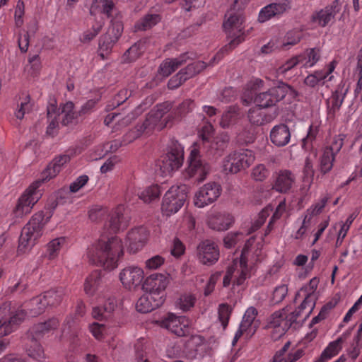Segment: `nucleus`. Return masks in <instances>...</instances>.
<instances>
[{
    "label": "nucleus",
    "instance_id": "f257e3e1",
    "mask_svg": "<svg viewBox=\"0 0 362 362\" xmlns=\"http://www.w3.org/2000/svg\"><path fill=\"white\" fill-rule=\"evenodd\" d=\"M214 129L211 122L205 123L199 132L200 141L195 143L191 150L188 161L189 165L183 173L185 179H193L194 182L203 181L210 171L209 165L204 162L200 156V151L209 157L221 156L227 147L226 136H214Z\"/></svg>",
    "mask_w": 362,
    "mask_h": 362
},
{
    "label": "nucleus",
    "instance_id": "f03ea898",
    "mask_svg": "<svg viewBox=\"0 0 362 362\" xmlns=\"http://www.w3.org/2000/svg\"><path fill=\"white\" fill-rule=\"evenodd\" d=\"M81 152L82 148L79 146H76L67 150L64 154L54 158L42 173L40 178L31 184L18 199V203L13 209L15 216L20 217L30 213L33 206L41 197L42 194L38 189L40 185L54 177L60 172L64 164L69 162L71 158L79 155Z\"/></svg>",
    "mask_w": 362,
    "mask_h": 362
},
{
    "label": "nucleus",
    "instance_id": "7ed1b4c3",
    "mask_svg": "<svg viewBox=\"0 0 362 362\" xmlns=\"http://www.w3.org/2000/svg\"><path fill=\"white\" fill-rule=\"evenodd\" d=\"M123 254L122 242L116 235L102 236L87 250V257L90 264L107 270H112L118 266L119 259Z\"/></svg>",
    "mask_w": 362,
    "mask_h": 362
},
{
    "label": "nucleus",
    "instance_id": "20e7f679",
    "mask_svg": "<svg viewBox=\"0 0 362 362\" xmlns=\"http://www.w3.org/2000/svg\"><path fill=\"white\" fill-rule=\"evenodd\" d=\"M42 304L35 303L34 298L28 303V315L35 317L43 312H39ZM27 313L21 307L13 306L11 302H4L0 305V338L14 332L24 320Z\"/></svg>",
    "mask_w": 362,
    "mask_h": 362
},
{
    "label": "nucleus",
    "instance_id": "39448f33",
    "mask_svg": "<svg viewBox=\"0 0 362 362\" xmlns=\"http://www.w3.org/2000/svg\"><path fill=\"white\" fill-rule=\"evenodd\" d=\"M299 298H303V300L293 312L286 315L283 310L275 312L272 315L269 321V327L274 328L280 336L284 334L299 318L307 317L315 307V296H301Z\"/></svg>",
    "mask_w": 362,
    "mask_h": 362
},
{
    "label": "nucleus",
    "instance_id": "423d86ee",
    "mask_svg": "<svg viewBox=\"0 0 362 362\" xmlns=\"http://www.w3.org/2000/svg\"><path fill=\"white\" fill-rule=\"evenodd\" d=\"M170 107L167 103L157 105L147 115L145 121L141 124L137 125L135 129L128 132L124 139V142H132L143 133L148 134L153 129L157 130L163 129L168 124L167 119L169 115L165 117V114L168 112Z\"/></svg>",
    "mask_w": 362,
    "mask_h": 362
},
{
    "label": "nucleus",
    "instance_id": "0eeeda50",
    "mask_svg": "<svg viewBox=\"0 0 362 362\" xmlns=\"http://www.w3.org/2000/svg\"><path fill=\"white\" fill-rule=\"evenodd\" d=\"M247 0H235L233 7L226 14L223 24L227 37L233 44H240L245 38V17L243 8Z\"/></svg>",
    "mask_w": 362,
    "mask_h": 362
},
{
    "label": "nucleus",
    "instance_id": "6e6552de",
    "mask_svg": "<svg viewBox=\"0 0 362 362\" xmlns=\"http://www.w3.org/2000/svg\"><path fill=\"white\" fill-rule=\"evenodd\" d=\"M250 240L247 241L242 251V254L239 259L233 260L226 269V274L223 279V286L228 288L232 285L234 288L235 286H245L247 279L252 276V267L247 264V254Z\"/></svg>",
    "mask_w": 362,
    "mask_h": 362
},
{
    "label": "nucleus",
    "instance_id": "1a4fd4ad",
    "mask_svg": "<svg viewBox=\"0 0 362 362\" xmlns=\"http://www.w3.org/2000/svg\"><path fill=\"white\" fill-rule=\"evenodd\" d=\"M52 216L51 211H40L34 214L23 228L19 238V249L23 250L35 245L42 235L45 225Z\"/></svg>",
    "mask_w": 362,
    "mask_h": 362
},
{
    "label": "nucleus",
    "instance_id": "9d476101",
    "mask_svg": "<svg viewBox=\"0 0 362 362\" xmlns=\"http://www.w3.org/2000/svg\"><path fill=\"white\" fill-rule=\"evenodd\" d=\"M52 216L51 211H40L34 214L23 228L19 238V249L23 250L35 245L42 235L45 225Z\"/></svg>",
    "mask_w": 362,
    "mask_h": 362
},
{
    "label": "nucleus",
    "instance_id": "9b49d317",
    "mask_svg": "<svg viewBox=\"0 0 362 362\" xmlns=\"http://www.w3.org/2000/svg\"><path fill=\"white\" fill-rule=\"evenodd\" d=\"M188 193L186 184L173 185L165 194L161 210L164 215L171 216L177 213L184 205Z\"/></svg>",
    "mask_w": 362,
    "mask_h": 362
},
{
    "label": "nucleus",
    "instance_id": "f8f14e48",
    "mask_svg": "<svg viewBox=\"0 0 362 362\" xmlns=\"http://www.w3.org/2000/svg\"><path fill=\"white\" fill-rule=\"evenodd\" d=\"M320 59V51L315 47L308 49L303 54L296 56L286 62L279 66L276 71V76H281L285 78H290L289 72L298 64H301L305 68L313 66Z\"/></svg>",
    "mask_w": 362,
    "mask_h": 362
},
{
    "label": "nucleus",
    "instance_id": "ddd939ff",
    "mask_svg": "<svg viewBox=\"0 0 362 362\" xmlns=\"http://www.w3.org/2000/svg\"><path fill=\"white\" fill-rule=\"evenodd\" d=\"M255 159V154L251 150L241 149L233 151L224 158L223 170L226 174L238 173L249 168L254 163Z\"/></svg>",
    "mask_w": 362,
    "mask_h": 362
},
{
    "label": "nucleus",
    "instance_id": "4468645a",
    "mask_svg": "<svg viewBox=\"0 0 362 362\" xmlns=\"http://www.w3.org/2000/svg\"><path fill=\"white\" fill-rule=\"evenodd\" d=\"M184 160V148L177 141L173 140L168 152L159 161L158 165L164 175L170 174L180 168Z\"/></svg>",
    "mask_w": 362,
    "mask_h": 362
},
{
    "label": "nucleus",
    "instance_id": "2eb2a0df",
    "mask_svg": "<svg viewBox=\"0 0 362 362\" xmlns=\"http://www.w3.org/2000/svg\"><path fill=\"white\" fill-rule=\"evenodd\" d=\"M83 288L86 295L95 299L107 298L110 296L107 294L108 288L105 276L99 269L88 274L85 279Z\"/></svg>",
    "mask_w": 362,
    "mask_h": 362
},
{
    "label": "nucleus",
    "instance_id": "dca6fc26",
    "mask_svg": "<svg viewBox=\"0 0 362 362\" xmlns=\"http://www.w3.org/2000/svg\"><path fill=\"white\" fill-rule=\"evenodd\" d=\"M257 310L254 307H250L246 310L233 339V346L242 336L245 335L249 339L255 334L260 325L259 321L257 320Z\"/></svg>",
    "mask_w": 362,
    "mask_h": 362
},
{
    "label": "nucleus",
    "instance_id": "f3484780",
    "mask_svg": "<svg viewBox=\"0 0 362 362\" xmlns=\"http://www.w3.org/2000/svg\"><path fill=\"white\" fill-rule=\"evenodd\" d=\"M290 87L285 83L269 88L255 95L253 102L259 107L266 108L275 105L286 95Z\"/></svg>",
    "mask_w": 362,
    "mask_h": 362
},
{
    "label": "nucleus",
    "instance_id": "a211bd4d",
    "mask_svg": "<svg viewBox=\"0 0 362 362\" xmlns=\"http://www.w3.org/2000/svg\"><path fill=\"white\" fill-rule=\"evenodd\" d=\"M221 192L222 187L220 184L215 182H208L195 194L194 205L202 208L212 204L219 197Z\"/></svg>",
    "mask_w": 362,
    "mask_h": 362
},
{
    "label": "nucleus",
    "instance_id": "6ab92c4d",
    "mask_svg": "<svg viewBox=\"0 0 362 362\" xmlns=\"http://www.w3.org/2000/svg\"><path fill=\"white\" fill-rule=\"evenodd\" d=\"M206 67V63L197 61L189 64L185 69H181L173 76L168 83L169 89H175L187 79L193 77Z\"/></svg>",
    "mask_w": 362,
    "mask_h": 362
},
{
    "label": "nucleus",
    "instance_id": "aec40b11",
    "mask_svg": "<svg viewBox=\"0 0 362 362\" xmlns=\"http://www.w3.org/2000/svg\"><path fill=\"white\" fill-rule=\"evenodd\" d=\"M168 284V274L155 273L144 280L143 289L155 296L165 298V290Z\"/></svg>",
    "mask_w": 362,
    "mask_h": 362
},
{
    "label": "nucleus",
    "instance_id": "412c9836",
    "mask_svg": "<svg viewBox=\"0 0 362 362\" xmlns=\"http://www.w3.org/2000/svg\"><path fill=\"white\" fill-rule=\"evenodd\" d=\"M144 277V270L137 266H128L119 274V281L124 288L132 291L139 287Z\"/></svg>",
    "mask_w": 362,
    "mask_h": 362
},
{
    "label": "nucleus",
    "instance_id": "4be33fe9",
    "mask_svg": "<svg viewBox=\"0 0 362 362\" xmlns=\"http://www.w3.org/2000/svg\"><path fill=\"white\" fill-rule=\"evenodd\" d=\"M160 325L175 334L182 337L189 332V321L185 316H177L173 313H168L160 322Z\"/></svg>",
    "mask_w": 362,
    "mask_h": 362
},
{
    "label": "nucleus",
    "instance_id": "5701e85b",
    "mask_svg": "<svg viewBox=\"0 0 362 362\" xmlns=\"http://www.w3.org/2000/svg\"><path fill=\"white\" fill-rule=\"evenodd\" d=\"M149 231L144 226L132 229L127 235L126 244L130 252L136 253L141 250L147 243Z\"/></svg>",
    "mask_w": 362,
    "mask_h": 362
},
{
    "label": "nucleus",
    "instance_id": "b1692460",
    "mask_svg": "<svg viewBox=\"0 0 362 362\" xmlns=\"http://www.w3.org/2000/svg\"><path fill=\"white\" fill-rule=\"evenodd\" d=\"M353 329L354 327L347 329L337 339L329 342L320 356L314 362H327L337 356L342 349L343 344L350 337Z\"/></svg>",
    "mask_w": 362,
    "mask_h": 362
},
{
    "label": "nucleus",
    "instance_id": "393cba45",
    "mask_svg": "<svg viewBox=\"0 0 362 362\" xmlns=\"http://www.w3.org/2000/svg\"><path fill=\"white\" fill-rule=\"evenodd\" d=\"M66 295V291L63 287L51 289L42 294L34 298L35 303H41L42 307L39 312H44L47 307H55L59 305Z\"/></svg>",
    "mask_w": 362,
    "mask_h": 362
},
{
    "label": "nucleus",
    "instance_id": "a878e982",
    "mask_svg": "<svg viewBox=\"0 0 362 362\" xmlns=\"http://www.w3.org/2000/svg\"><path fill=\"white\" fill-rule=\"evenodd\" d=\"M197 257L202 264L213 265L219 258L218 247L214 242L209 240H204L197 247Z\"/></svg>",
    "mask_w": 362,
    "mask_h": 362
},
{
    "label": "nucleus",
    "instance_id": "bb28decb",
    "mask_svg": "<svg viewBox=\"0 0 362 362\" xmlns=\"http://www.w3.org/2000/svg\"><path fill=\"white\" fill-rule=\"evenodd\" d=\"M59 320L57 317H52L44 322L34 325L28 332V338L30 340H40L52 332L57 329Z\"/></svg>",
    "mask_w": 362,
    "mask_h": 362
},
{
    "label": "nucleus",
    "instance_id": "cd10ccee",
    "mask_svg": "<svg viewBox=\"0 0 362 362\" xmlns=\"http://www.w3.org/2000/svg\"><path fill=\"white\" fill-rule=\"evenodd\" d=\"M291 4L288 0H276L263 7L259 12L258 21L264 23L273 17L280 16L289 9Z\"/></svg>",
    "mask_w": 362,
    "mask_h": 362
},
{
    "label": "nucleus",
    "instance_id": "c85d7f7f",
    "mask_svg": "<svg viewBox=\"0 0 362 362\" xmlns=\"http://www.w3.org/2000/svg\"><path fill=\"white\" fill-rule=\"evenodd\" d=\"M337 62L333 60L323 70L315 71L313 74H309L304 80V83L311 88H315L325 84V80L331 81L333 76L330 74L336 68Z\"/></svg>",
    "mask_w": 362,
    "mask_h": 362
},
{
    "label": "nucleus",
    "instance_id": "c756f323",
    "mask_svg": "<svg viewBox=\"0 0 362 362\" xmlns=\"http://www.w3.org/2000/svg\"><path fill=\"white\" fill-rule=\"evenodd\" d=\"M233 222V216L226 212H213L207 218L209 228L218 231L228 230Z\"/></svg>",
    "mask_w": 362,
    "mask_h": 362
},
{
    "label": "nucleus",
    "instance_id": "7c9ffc66",
    "mask_svg": "<svg viewBox=\"0 0 362 362\" xmlns=\"http://www.w3.org/2000/svg\"><path fill=\"white\" fill-rule=\"evenodd\" d=\"M164 301L165 298L161 296H155L146 292L138 299L136 308L138 312L146 313L159 308Z\"/></svg>",
    "mask_w": 362,
    "mask_h": 362
},
{
    "label": "nucleus",
    "instance_id": "2f4dec72",
    "mask_svg": "<svg viewBox=\"0 0 362 362\" xmlns=\"http://www.w3.org/2000/svg\"><path fill=\"white\" fill-rule=\"evenodd\" d=\"M124 205L117 206L112 211L108 223L110 233H116L127 227L129 219L124 216Z\"/></svg>",
    "mask_w": 362,
    "mask_h": 362
},
{
    "label": "nucleus",
    "instance_id": "473e14b6",
    "mask_svg": "<svg viewBox=\"0 0 362 362\" xmlns=\"http://www.w3.org/2000/svg\"><path fill=\"white\" fill-rule=\"evenodd\" d=\"M296 176L288 170H280L275 179L273 189L281 193L288 192L295 183Z\"/></svg>",
    "mask_w": 362,
    "mask_h": 362
},
{
    "label": "nucleus",
    "instance_id": "72a5a7b5",
    "mask_svg": "<svg viewBox=\"0 0 362 362\" xmlns=\"http://www.w3.org/2000/svg\"><path fill=\"white\" fill-rule=\"evenodd\" d=\"M117 300L115 297L109 296L105 298L103 306H95L92 310V317L98 320H107L110 318L117 307Z\"/></svg>",
    "mask_w": 362,
    "mask_h": 362
},
{
    "label": "nucleus",
    "instance_id": "f704fd0d",
    "mask_svg": "<svg viewBox=\"0 0 362 362\" xmlns=\"http://www.w3.org/2000/svg\"><path fill=\"white\" fill-rule=\"evenodd\" d=\"M270 140L277 146H284L287 145L291 139V132L284 124L274 126L270 132Z\"/></svg>",
    "mask_w": 362,
    "mask_h": 362
},
{
    "label": "nucleus",
    "instance_id": "c9c22d12",
    "mask_svg": "<svg viewBox=\"0 0 362 362\" xmlns=\"http://www.w3.org/2000/svg\"><path fill=\"white\" fill-rule=\"evenodd\" d=\"M339 1H335L330 7H326L321 11L315 13L312 17V21L316 25L325 26L334 16L338 8Z\"/></svg>",
    "mask_w": 362,
    "mask_h": 362
},
{
    "label": "nucleus",
    "instance_id": "e433bc0d",
    "mask_svg": "<svg viewBox=\"0 0 362 362\" xmlns=\"http://www.w3.org/2000/svg\"><path fill=\"white\" fill-rule=\"evenodd\" d=\"M192 56V54L189 56V53L185 52L177 58L168 59L160 64L159 68L160 74L163 76H168L178 69L179 66L186 63L187 59H191Z\"/></svg>",
    "mask_w": 362,
    "mask_h": 362
},
{
    "label": "nucleus",
    "instance_id": "4c0bfd02",
    "mask_svg": "<svg viewBox=\"0 0 362 362\" xmlns=\"http://www.w3.org/2000/svg\"><path fill=\"white\" fill-rule=\"evenodd\" d=\"M290 345L289 341L286 342L280 350L276 352L271 362H296L304 355V351L301 349L288 353Z\"/></svg>",
    "mask_w": 362,
    "mask_h": 362
},
{
    "label": "nucleus",
    "instance_id": "58836bf2",
    "mask_svg": "<svg viewBox=\"0 0 362 362\" xmlns=\"http://www.w3.org/2000/svg\"><path fill=\"white\" fill-rule=\"evenodd\" d=\"M247 117L251 124L261 126L272 122L276 117V115L268 113L263 107L257 105L250 109Z\"/></svg>",
    "mask_w": 362,
    "mask_h": 362
},
{
    "label": "nucleus",
    "instance_id": "ea45409f",
    "mask_svg": "<svg viewBox=\"0 0 362 362\" xmlns=\"http://www.w3.org/2000/svg\"><path fill=\"white\" fill-rule=\"evenodd\" d=\"M74 105L71 101L61 104L57 108V115L62 120L63 125L66 126L73 123L80 117L78 112L74 111Z\"/></svg>",
    "mask_w": 362,
    "mask_h": 362
},
{
    "label": "nucleus",
    "instance_id": "a19ab883",
    "mask_svg": "<svg viewBox=\"0 0 362 362\" xmlns=\"http://www.w3.org/2000/svg\"><path fill=\"white\" fill-rule=\"evenodd\" d=\"M33 108V103H31L30 97L28 94H22L19 98V101L17 103V107L14 111L15 117L20 120H22L25 114L29 113Z\"/></svg>",
    "mask_w": 362,
    "mask_h": 362
},
{
    "label": "nucleus",
    "instance_id": "79ce46f5",
    "mask_svg": "<svg viewBox=\"0 0 362 362\" xmlns=\"http://www.w3.org/2000/svg\"><path fill=\"white\" fill-rule=\"evenodd\" d=\"M264 81L259 78H255L250 81L247 84V88L243 93L242 100L243 103L245 105H250L255 97L257 95L255 91L262 87Z\"/></svg>",
    "mask_w": 362,
    "mask_h": 362
},
{
    "label": "nucleus",
    "instance_id": "37998d69",
    "mask_svg": "<svg viewBox=\"0 0 362 362\" xmlns=\"http://www.w3.org/2000/svg\"><path fill=\"white\" fill-rule=\"evenodd\" d=\"M160 17L158 14H147L139 20L135 25L136 31H145L151 29L160 21Z\"/></svg>",
    "mask_w": 362,
    "mask_h": 362
},
{
    "label": "nucleus",
    "instance_id": "c03bdc74",
    "mask_svg": "<svg viewBox=\"0 0 362 362\" xmlns=\"http://www.w3.org/2000/svg\"><path fill=\"white\" fill-rule=\"evenodd\" d=\"M66 244V238L65 237H59L53 239L47 245L46 257L49 259H55Z\"/></svg>",
    "mask_w": 362,
    "mask_h": 362
},
{
    "label": "nucleus",
    "instance_id": "a18cd8bd",
    "mask_svg": "<svg viewBox=\"0 0 362 362\" xmlns=\"http://www.w3.org/2000/svg\"><path fill=\"white\" fill-rule=\"evenodd\" d=\"M162 193L160 187L158 185H153L146 187L140 193L139 197L145 203H151L160 198Z\"/></svg>",
    "mask_w": 362,
    "mask_h": 362
},
{
    "label": "nucleus",
    "instance_id": "49530a36",
    "mask_svg": "<svg viewBox=\"0 0 362 362\" xmlns=\"http://www.w3.org/2000/svg\"><path fill=\"white\" fill-rule=\"evenodd\" d=\"M121 144L117 141H114L111 144H106L103 146H96L90 155V159L92 160H97L98 159L102 158L109 151H115Z\"/></svg>",
    "mask_w": 362,
    "mask_h": 362
},
{
    "label": "nucleus",
    "instance_id": "de8ad7c7",
    "mask_svg": "<svg viewBox=\"0 0 362 362\" xmlns=\"http://www.w3.org/2000/svg\"><path fill=\"white\" fill-rule=\"evenodd\" d=\"M47 117L49 121L47 128V134L54 136L55 130L59 126V120L60 119L57 115V107L55 104H49L47 106Z\"/></svg>",
    "mask_w": 362,
    "mask_h": 362
},
{
    "label": "nucleus",
    "instance_id": "09e8293b",
    "mask_svg": "<svg viewBox=\"0 0 362 362\" xmlns=\"http://www.w3.org/2000/svg\"><path fill=\"white\" fill-rule=\"evenodd\" d=\"M314 173L315 170L313 168V162L309 157H307L305 160L303 170V189L308 190L310 189V187L313 182Z\"/></svg>",
    "mask_w": 362,
    "mask_h": 362
},
{
    "label": "nucleus",
    "instance_id": "8fccbe9b",
    "mask_svg": "<svg viewBox=\"0 0 362 362\" xmlns=\"http://www.w3.org/2000/svg\"><path fill=\"white\" fill-rule=\"evenodd\" d=\"M335 157L329 151H323L318 166V169L322 175L328 173L332 170Z\"/></svg>",
    "mask_w": 362,
    "mask_h": 362
},
{
    "label": "nucleus",
    "instance_id": "3c124183",
    "mask_svg": "<svg viewBox=\"0 0 362 362\" xmlns=\"http://www.w3.org/2000/svg\"><path fill=\"white\" fill-rule=\"evenodd\" d=\"M239 108L233 106L230 107L228 110L226 111L221 117L220 120V125L223 128H228L233 124L239 117Z\"/></svg>",
    "mask_w": 362,
    "mask_h": 362
},
{
    "label": "nucleus",
    "instance_id": "603ef678",
    "mask_svg": "<svg viewBox=\"0 0 362 362\" xmlns=\"http://www.w3.org/2000/svg\"><path fill=\"white\" fill-rule=\"evenodd\" d=\"M123 31V26L120 22L112 23L111 26L108 28L106 34L107 42L106 44H115L119 37L121 36Z\"/></svg>",
    "mask_w": 362,
    "mask_h": 362
},
{
    "label": "nucleus",
    "instance_id": "864d4df0",
    "mask_svg": "<svg viewBox=\"0 0 362 362\" xmlns=\"http://www.w3.org/2000/svg\"><path fill=\"white\" fill-rule=\"evenodd\" d=\"M320 124L317 122L310 125L307 136L302 141V146L304 149L308 150L312 147V144L318 134Z\"/></svg>",
    "mask_w": 362,
    "mask_h": 362
},
{
    "label": "nucleus",
    "instance_id": "5fc2aeb1",
    "mask_svg": "<svg viewBox=\"0 0 362 362\" xmlns=\"http://www.w3.org/2000/svg\"><path fill=\"white\" fill-rule=\"evenodd\" d=\"M319 284V279L317 277H314L310 280L309 283L305 285L301 289L296 293L295 300H297L301 296H315V293Z\"/></svg>",
    "mask_w": 362,
    "mask_h": 362
},
{
    "label": "nucleus",
    "instance_id": "6e6d98bb",
    "mask_svg": "<svg viewBox=\"0 0 362 362\" xmlns=\"http://www.w3.org/2000/svg\"><path fill=\"white\" fill-rule=\"evenodd\" d=\"M233 311V308L227 303H221L218 306V319L223 327L226 329L228 325V322Z\"/></svg>",
    "mask_w": 362,
    "mask_h": 362
},
{
    "label": "nucleus",
    "instance_id": "4d7b16f0",
    "mask_svg": "<svg viewBox=\"0 0 362 362\" xmlns=\"http://www.w3.org/2000/svg\"><path fill=\"white\" fill-rule=\"evenodd\" d=\"M30 341L32 342V345L26 349L28 355L37 361L43 359L45 358L44 349L38 342L39 340Z\"/></svg>",
    "mask_w": 362,
    "mask_h": 362
},
{
    "label": "nucleus",
    "instance_id": "13d9d810",
    "mask_svg": "<svg viewBox=\"0 0 362 362\" xmlns=\"http://www.w3.org/2000/svg\"><path fill=\"white\" fill-rule=\"evenodd\" d=\"M195 107L194 100L190 99L185 100L180 103L176 109L174 110L175 118H179L185 116L187 113L192 112Z\"/></svg>",
    "mask_w": 362,
    "mask_h": 362
},
{
    "label": "nucleus",
    "instance_id": "bf43d9fd",
    "mask_svg": "<svg viewBox=\"0 0 362 362\" xmlns=\"http://www.w3.org/2000/svg\"><path fill=\"white\" fill-rule=\"evenodd\" d=\"M346 138V135L344 134H339L333 137L332 142L329 146H327L325 148L324 150L329 151L332 155L337 156V154L340 151L343 145L344 141Z\"/></svg>",
    "mask_w": 362,
    "mask_h": 362
},
{
    "label": "nucleus",
    "instance_id": "052dcab7",
    "mask_svg": "<svg viewBox=\"0 0 362 362\" xmlns=\"http://www.w3.org/2000/svg\"><path fill=\"white\" fill-rule=\"evenodd\" d=\"M88 329L95 339L98 341L103 340L107 333L106 326L98 322H93L90 324Z\"/></svg>",
    "mask_w": 362,
    "mask_h": 362
},
{
    "label": "nucleus",
    "instance_id": "680f3d73",
    "mask_svg": "<svg viewBox=\"0 0 362 362\" xmlns=\"http://www.w3.org/2000/svg\"><path fill=\"white\" fill-rule=\"evenodd\" d=\"M107 210L101 206H93L88 211L90 221L98 222L103 220L107 215Z\"/></svg>",
    "mask_w": 362,
    "mask_h": 362
},
{
    "label": "nucleus",
    "instance_id": "e2e57ef3",
    "mask_svg": "<svg viewBox=\"0 0 362 362\" xmlns=\"http://www.w3.org/2000/svg\"><path fill=\"white\" fill-rule=\"evenodd\" d=\"M361 337L356 335L350 347L347 349V354L352 360H356L361 353L362 349V344L361 343Z\"/></svg>",
    "mask_w": 362,
    "mask_h": 362
},
{
    "label": "nucleus",
    "instance_id": "0e129e2a",
    "mask_svg": "<svg viewBox=\"0 0 362 362\" xmlns=\"http://www.w3.org/2000/svg\"><path fill=\"white\" fill-rule=\"evenodd\" d=\"M197 298L192 294H184L180 296L177 303L179 308L183 311H187L194 307Z\"/></svg>",
    "mask_w": 362,
    "mask_h": 362
},
{
    "label": "nucleus",
    "instance_id": "69168bd1",
    "mask_svg": "<svg viewBox=\"0 0 362 362\" xmlns=\"http://www.w3.org/2000/svg\"><path fill=\"white\" fill-rule=\"evenodd\" d=\"M288 293V285L282 284L276 286L273 292L272 301L273 303H279L285 298Z\"/></svg>",
    "mask_w": 362,
    "mask_h": 362
},
{
    "label": "nucleus",
    "instance_id": "338daca9",
    "mask_svg": "<svg viewBox=\"0 0 362 362\" xmlns=\"http://www.w3.org/2000/svg\"><path fill=\"white\" fill-rule=\"evenodd\" d=\"M141 47H129L122 56V61L125 63L135 61L141 54Z\"/></svg>",
    "mask_w": 362,
    "mask_h": 362
},
{
    "label": "nucleus",
    "instance_id": "774afa93",
    "mask_svg": "<svg viewBox=\"0 0 362 362\" xmlns=\"http://www.w3.org/2000/svg\"><path fill=\"white\" fill-rule=\"evenodd\" d=\"M269 175V170L263 164L256 165L252 172V177L256 181H263Z\"/></svg>",
    "mask_w": 362,
    "mask_h": 362
}]
</instances>
